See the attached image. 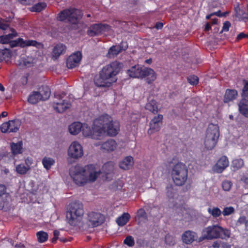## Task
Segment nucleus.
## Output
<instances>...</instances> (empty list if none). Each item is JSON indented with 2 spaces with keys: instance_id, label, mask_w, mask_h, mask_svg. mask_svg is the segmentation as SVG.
<instances>
[{
  "instance_id": "1",
  "label": "nucleus",
  "mask_w": 248,
  "mask_h": 248,
  "mask_svg": "<svg viewBox=\"0 0 248 248\" xmlns=\"http://www.w3.org/2000/svg\"><path fill=\"white\" fill-rule=\"evenodd\" d=\"M100 170L93 165L84 167L76 165L70 169L69 174L77 185L82 186L87 183L94 182L100 174Z\"/></svg>"
},
{
  "instance_id": "2",
  "label": "nucleus",
  "mask_w": 248,
  "mask_h": 248,
  "mask_svg": "<svg viewBox=\"0 0 248 248\" xmlns=\"http://www.w3.org/2000/svg\"><path fill=\"white\" fill-rule=\"evenodd\" d=\"M110 121L107 116H100L96 118L91 128L87 124H83L82 127V134L84 137L93 139H98L99 137L103 135L104 132V126L101 127L100 124H106Z\"/></svg>"
},
{
  "instance_id": "3",
  "label": "nucleus",
  "mask_w": 248,
  "mask_h": 248,
  "mask_svg": "<svg viewBox=\"0 0 248 248\" xmlns=\"http://www.w3.org/2000/svg\"><path fill=\"white\" fill-rule=\"evenodd\" d=\"M202 236L208 240L217 238L227 240L230 237L231 232L218 225H212L204 228L202 231Z\"/></svg>"
},
{
  "instance_id": "4",
  "label": "nucleus",
  "mask_w": 248,
  "mask_h": 248,
  "mask_svg": "<svg viewBox=\"0 0 248 248\" xmlns=\"http://www.w3.org/2000/svg\"><path fill=\"white\" fill-rule=\"evenodd\" d=\"M84 214L82 203L79 201L72 202L67 211L66 217L69 223L76 226L79 223Z\"/></svg>"
},
{
  "instance_id": "5",
  "label": "nucleus",
  "mask_w": 248,
  "mask_h": 248,
  "mask_svg": "<svg viewBox=\"0 0 248 248\" xmlns=\"http://www.w3.org/2000/svg\"><path fill=\"white\" fill-rule=\"evenodd\" d=\"M171 167V175L175 184L180 186L183 185L187 178V169L185 164L178 162Z\"/></svg>"
},
{
  "instance_id": "6",
  "label": "nucleus",
  "mask_w": 248,
  "mask_h": 248,
  "mask_svg": "<svg viewBox=\"0 0 248 248\" xmlns=\"http://www.w3.org/2000/svg\"><path fill=\"white\" fill-rule=\"evenodd\" d=\"M219 129L217 124H210L207 128L205 138L204 146L207 149H213L217 144L219 137Z\"/></svg>"
},
{
  "instance_id": "7",
  "label": "nucleus",
  "mask_w": 248,
  "mask_h": 248,
  "mask_svg": "<svg viewBox=\"0 0 248 248\" xmlns=\"http://www.w3.org/2000/svg\"><path fill=\"white\" fill-rule=\"evenodd\" d=\"M122 63L114 61L104 66L100 71L104 77L111 81L113 83L117 80L116 75L120 72L122 68Z\"/></svg>"
},
{
  "instance_id": "8",
  "label": "nucleus",
  "mask_w": 248,
  "mask_h": 248,
  "mask_svg": "<svg viewBox=\"0 0 248 248\" xmlns=\"http://www.w3.org/2000/svg\"><path fill=\"white\" fill-rule=\"evenodd\" d=\"M81 16V12L79 10L70 8L64 10L60 13L58 19L60 21H65L72 24H76L79 22Z\"/></svg>"
},
{
  "instance_id": "9",
  "label": "nucleus",
  "mask_w": 248,
  "mask_h": 248,
  "mask_svg": "<svg viewBox=\"0 0 248 248\" xmlns=\"http://www.w3.org/2000/svg\"><path fill=\"white\" fill-rule=\"evenodd\" d=\"M84 155L82 145L77 141L71 143L67 150V155L72 159H78L81 158Z\"/></svg>"
},
{
  "instance_id": "10",
  "label": "nucleus",
  "mask_w": 248,
  "mask_h": 248,
  "mask_svg": "<svg viewBox=\"0 0 248 248\" xmlns=\"http://www.w3.org/2000/svg\"><path fill=\"white\" fill-rule=\"evenodd\" d=\"M63 98V97L61 94L56 93L54 95L52 107L54 109L59 113L64 112L71 106V104L69 101Z\"/></svg>"
},
{
  "instance_id": "11",
  "label": "nucleus",
  "mask_w": 248,
  "mask_h": 248,
  "mask_svg": "<svg viewBox=\"0 0 248 248\" xmlns=\"http://www.w3.org/2000/svg\"><path fill=\"white\" fill-rule=\"evenodd\" d=\"M102 116H107L109 118L110 121L107 124H100L101 127L104 126L105 131L103 133V135L105 133H107L108 135L110 136H114L116 135L119 131V124L117 122H113L112 118L108 114L102 115Z\"/></svg>"
},
{
  "instance_id": "12",
  "label": "nucleus",
  "mask_w": 248,
  "mask_h": 248,
  "mask_svg": "<svg viewBox=\"0 0 248 248\" xmlns=\"http://www.w3.org/2000/svg\"><path fill=\"white\" fill-rule=\"evenodd\" d=\"M20 125L21 121L16 119L3 123L0 126V129L2 133L16 132L19 130Z\"/></svg>"
},
{
  "instance_id": "13",
  "label": "nucleus",
  "mask_w": 248,
  "mask_h": 248,
  "mask_svg": "<svg viewBox=\"0 0 248 248\" xmlns=\"http://www.w3.org/2000/svg\"><path fill=\"white\" fill-rule=\"evenodd\" d=\"M82 55L79 51L76 52L71 55L66 62L67 67L69 69L74 68L79 64L81 60Z\"/></svg>"
},
{
  "instance_id": "14",
  "label": "nucleus",
  "mask_w": 248,
  "mask_h": 248,
  "mask_svg": "<svg viewBox=\"0 0 248 248\" xmlns=\"http://www.w3.org/2000/svg\"><path fill=\"white\" fill-rule=\"evenodd\" d=\"M95 85L98 87H108L112 84V82L109 80V78L104 77L101 73L96 75L94 78Z\"/></svg>"
},
{
  "instance_id": "15",
  "label": "nucleus",
  "mask_w": 248,
  "mask_h": 248,
  "mask_svg": "<svg viewBox=\"0 0 248 248\" xmlns=\"http://www.w3.org/2000/svg\"><path fill=\"white\" fill-rule=\"evenodd\" d=\"M162 115H158L152 120L150 123V128L148 131V134L151 135L159 130L162 124Z\"/></svg>"
},
{
  "instance_id": "16",
  "label": "nucleus",
  "mask_w": 248,
  "mask_h": 248,
  "mask_svg": "<svg viewBox=\"0 0 248 248\" xmlns=\"http://www.w3.org/2000/svg\"><path fill=\"white\" fill-rule=\"evenodd\" d=\"M104 216L99 213L92 212L88 215V220L93 227L98 226L104 222Z\"/></svg>"
},
{
  "instance_id": "17",
  "label": "nucleus",
  "mask_w": 248,
  "mask_h": 248,
  "mask_svg": "<svg viewBox=\"0 0 248 248\" xmlns=\"http://www.w3.org/2000/svg\"><path fill=\"white\" fill-rule=\"evenodd\" d=\"M229 162L225 156H222L213 168L214 171L217 173L222 172L229 166Z\"/></svg>"
},
{
  "instance_id": "18",
  "label": "nucleus",
  "mask_w": 248,
  "mask_h": 248,
  "mask_svg": "<svg viewBox=\"0 0 248 248\" xmlns=\"http://www.w3.org/2000/svg\"><path fill=\"white\" fill-rule=\"evenodd\" d=\"M197 238L196 233L191 231H186L182 235V241L186 244H191Z\"/></svg>"
},
{
  "instance_id": "19",
  "label": "nucleus",
  "mask_w": 248,
  "mask_h": 248,
  "mask_svg": "<svg viewBox=\"0 0 248 248\" xmlns=\"http://www.w3.org/2000/svg\"><path fill=\"white\" fill-rule=\"evenodd\" d=\"M143 73V68H142L139 65L132 66L127 70V74L132 78H141Z\"/></svg>"
},
{
  "instance_id": "20",
  "label": "nucleus",
  "mask_w": 248,
  "mask_h": 248,
  "mask_svg": "<svg viewBox=\"0 0 248 248\" xmlns=\"http://www.w3.org/2000/svg\"><path fill=\"white\" fill-rule=\"evenodd\" d=\"M127 46L123 48L121 46H113L110 47L106 55V56L108 58H114L117 56L122 51L124 50Z\"/></svg>"
},
{
  "instance_id": "21",
  "label": "nucleus",
  "mask_w": 248,
  "mask_h": 248,
  "mask_svg": "<svg viewBox=\"0 0 248 248\" xmlns=\"http://www.w3.org/2000/svg\"><path fill=\"white\" fill-rule=\"evenodd\" d=\"M142 78H146L147 82L150 83L156 79V75L155 71L150 68H143V73Z\"/></svg>"
},
{
  "instance_id": "22",
  "label": "nucleus",
  "mask_w": 248,
  "mask_h": 248,
  "mask_svg": "<svg viewBox=\"0 0 248 248\" xmlns=\"http://www.w3.org/2000/svg\"><path fill=\"white\" fill-rule=\"evenodd\" d=\"M133 164L134 160L133 157L131 156H127L120 162L119 166L120 168L126 170L131 168Z\"/></svg>"
},
{
  "instance_id": "23",
  "label": "nucleus",
  "mask_w": 248,
  "mask_h": 248,
  "mask_svg": "<svg viewBox=\"0 0 248 248\" xmlns=\"http://www.w3.org/2000/svg\"><path fill=\"white\" fill-rule=\"evenodd\" d=\"M239 111L245 117L248 118V100L243 98L239 102Z\"/></svg>"
},
{
  "instance_id": "24",
  "label": "nucleus",
  "mask_w": 248,
  "mask_h": 248,
  "mask_svg": "<svg viewBox=\"0 0 248 248\" xmlns=\"http://www.w3.org/2000/svg\"><path fill=\"white\" fill-rule=\"evenodd\" d=\"M102 149L108 152H112L114 151L117 147L116 142L113 139H110L104 142L101 146Z\"/></svg>"
},
{
  "instance_id": "25",
  "label": "nucleus",
  "mask_w": 248,
  "mask_h": 248,
  "mask_svg": "<svg viewBox=\"0 0 248 248\" xmlns=\"http://www.w3.org/2000/svg\"><path fill=\"white\" fill-rule=\"evenodd\" d=\"M83 124L80 122H74L68 127L70 133L73 135L78 134L81 130Z\"/></svg>"
},
{
  "instance_id": "26",
  "label": "nucleus",
  "mask_w": 248,
  "mask_h": 248,
  "mask_svg": "<svg viewBox=\"0 0 248 248\" xmlns=\"http://www.w3.org/2000/svg\"><path fill=\"white\" fill-rule=\"evenodd\" d=\"M39 93L41 100H46L47 99L50 95V90L48 86H45L39 89L37 91Z\"/></svg>"
},
{
  "instance_id": "27",
  "label": "nucleus",
  "mask_w": 248,
  "mask_h": 248,
  "mask_svg": "<svg viewBox=\"0 0 248 248\" xmlns=\"http://www.w3.org/2000/svg\"><path fill=\"white\" fill-rule=\"evenodd\" d=\"M66 46L63 44H58L54 48L53 50V57L57 58L65 52Z\"/></svg>"
},
{
  "instance_id": "28",
  "label": "nucleus",
  "mask_w": 248,
  "mask_h": 248,
  "mask_svg": "<svg viewBox=\"0 0 248 248\" xmlns=\"http://www.w3.org/2000/svg\"><path fill=\"white\" fill-rule=\"evenodd\" d=\"M130 218V216L128 213H124L121 216L117 217L116 221L119 226H123L127 223Z\"/></svg>"
},
{
  "instance_id": "29",
  "label": "nucleus",
  "mask_w": 248,
  "mask_h": 248,
  "mask_svg": "<svg viewBox=\"0 0 248 248\" xmlns=\"http://www.w3.org/2000/svg\"><path fill=\"white\" fill-rule=\"evenodd\" d=\"M237 95V93L234 90H227L226 91L224 101L226 103L229 102L235 99Z\"/></svg>"
},
{
  "instance_id": "30",
  "label": "nucleus",
  "mask_w": 248,
  "mask_h": 248,
  "mask_svg": "<svg viewBox=\"0 0 248 248\" xmlns=\"http://www.w3.org/2000/svg\"><path fill=\"white\" fill-rule=\"evenodd\" d=\"M100 24H95L91 26L87 31V33L91 36L98 35L100 34Z\"/></svg>"
},
{
  "instance_id": "31",
  "label": "nucleus",
  "mask_w": 248,
  "mask_h": 248,
  "mask_svg": "<svg viewBox=\"0 0 248 248\" xmlns=\"http://www.w3.org/2000/svg\"><path fill=\"white\" fill-rule=\"evenodd\" d=\"M30 169L29 165H25L24 164H20L16 166V170L19 174L23 175L26 174Z\"/></svg>"
},
{
  "instance_id": "32",
  "label": "nucleus",
  "mask_w": 248,
  "mask_h": 248,
  "mask_svg": "<svg viewBox=\"0 0 248 248\" xmlns=\"http://www.w3.org/2000/svg\"><path fill=\"white\" fill-rule=\"evenodd\" d=\"M22 145V141H18L16 143H12L11 144V148L12 154L13 155H15L21 153Z\"/></svg>"
},
{
  "instance_id": "33",
  "label": "nucleus",
  "mask_w": 248,
  "mask_h": 248,
  "mask_svg": "<svg viewBox=\"0 0 248 248\" xmlns=\"http://www.w3.org/2000/svg\"><path fill=\"white\" fill-rule=\"evenodd\" d=\"M40 97L37 91L33 92L29 96L28 100L30 103L36 104L41 100Z\"/></svg>"
},
{
  "instance_id": "34",
  "label": "nucleus",
  "mask_w": 248,
  "mask_h": 248,
  "mask_svg": "<svg viewBox=\"0 0 248 248\" xmlns=\"http://www.w3.org/2000/svg\"><path fill=\"white\" fill-rule=\"evenodd\" d=\"M145 108L154 113H157L158 111L156 103L154 100H151L147 103L145 106Z\"/></svg>"
},
{
  "instance_id": "35",
  "label": "nucleus",
  "mask_w": 248,
  "mask_h": 248,
  "mask_svg": "<svg viewBox=\"0 0 248 248\" xmlns=\"http://www.w3.org/2000/svg\"><path fill=\"white\" fill-rule=\"evenodd\" d=\"M44 167L47 170H49L55 163V160L51 157H45L42 160Z\"/></svg>"
},
{
  "instance_id": "36",
  "label": "nucleus",
  "mask_w": 248,
  "mask_h": 248,
  "mask_svg": "<svg viewBox=\"0 0 248 248\" xmlns=\"http://www.w3.org/2000/svg\"><path fill=\"white\" fill-rule=\"evenodd\" d=\"M147 219V214L143 209H139L137 212L136 217V220L138 221L139 223Z\"/></svg>"
},
{
  "instance_id": "37",
  "label": "nucleus",
  "mask_w": 248,
  "mask_h": 248,
  "mask_svg": "<svg viewBox=\"0 0 248 248\" xmlns=\"http://www.w3.org/2000/svg\"><path fill=\"white\" fill-rule=\"evenodd\" d=\"M244 165V161L242 159H235L232 161L231 167L232 170L235 171L240 169Z\"/></svg>"
},
{
  "instance_id": "38",
  "label": "nucleus",
  "mask_w": 248,
  "mask_h": 248,
  "mask_svg": "<svg viewBox=\"0 0 248 248\" xmlns=\"http://www.w3.org/2000/svg\"><path fill=\"white\" fill-rule=\"evenodd\" d=\"M11 57L10 51L9 49H5L0 50V62L4 61H8Z\"/></svg>"
},
{
  "instance_id": "39",
  "label": "nucleus",
  "mask_w": 248,
  "mask_h": 248,
  "mask_svg": "<svg viewBox=\"0 0 248 248\" xmlns=\"http://www.w3.org/2000/svg\"><path fill=\"white\" fill-rule=\"evenodd\" d=\"M208 212L211 214L214 218H217L219 217L222 212L220 209L218 207H213V208H208L207 209Z\"/></svg>"
},
{
  "instance_id": "40",
  "label": "nucleus",
  "mask_w": 248,
  "mask_h": 248,
  "mask_svg": "<svg viewBox=\"0 0 248 248\" xmlns=\"http://www.w3.org/2000/svg\"><path fill=\"white\" fill-rule=\"evenodd\" d=\"M37 240L40 243H43L48 239V234L46 232L43 231L38 232L36 233Z\"/></svg>"
},
{
  "instance_id": "41",
  "label": "nucleus",
  "mask_w": 248,
  "mask_h": 248,
  "mask_svg": "<svg viewBox=\"0 0 248 248\" xmlns=\"http://www.w3.org/2000/svg\"><path fill=\"white\" fill-rule=\"evenodd\" d=\"M103 168L105 173L107 174H110L114 170L113 164L112 162L106 163L103 165Z\"/></svg>"
},
{
  "instance_id": "42",
  "label": "nucleus",
  "mask_w": 248,
  "mask_h": 248,
  "mask_svg": "<svg viewBox=\"0 0 248 248\" xmlns=\"http://www.w3.org/2000/svg\"><path fill=\"white\" fill-rule=\"evenodd\" d=\"M46 7V4L44 2L38 3L31 8V11L39 12Z\"/></svg>"
},
{
  "instance_id": "43",
  "label": "nucleus",
  "mask_w": 248,
  "mask_h": 248,
  "mask_svg": "<svg viewBox=\"0 0 248 248\" xmlns=\"http://www.w3.org/2000/svg\"><path fill=\"white\" fill-rule=\"evenodd\" d=\"M235 212V209L232 206L225 207L223 209L222 214L224 216H230Z\"/></svg>"
},
{
  "instance_id": "44",
  "label": "nucleus",
  "mask_w": 248,
  "mask_h": 248,
  "mask_svg": "<svg viewBox=\"0 0 248 248\" xmlns=\"http://www.w3.org/2000/svg\"><path fill=\"white\" fill-rule=\"evenodd\" d=\"M9 27V20L1 18L0 19V29L6 30Z\"/></svg>"
},
{
  "instance_id": "45",
  "label": "nucleus",
  "mask_w": 248,
  "mask_h": 248,
  "mask_svg": "<svg viewBox=\"0 0 248 248\" xmlns=\"http://www.w3.org/2000/svg\"><path fill=\"white\" fill-rule=\"evenodd\" d=\"M232 186V182L229 180L224 181L222 183V186L223 190L227 191L231 189Z\"/></svg>"
},
{
  "instance_id": "46",
  "label": "nucleus",
  "mask_w": 248,
  "mask_h": 248,
  "mask_svg": "<svg viewBox=\"0 0 248 248\" xmlns=\"http://www.w3.org/2000/svg\"><path fill=\"white\" fill-rule=\"evenodd\" d=\"M187 81L191 85H195L198 83L199 78L197 76L192 75L187 78Z\"/></svg>"
},
{
  "instance_id": "47",
  "label": "nucleus",
  "mask_w": 248,
  "mask_h": 248,
  "mask_svg": "<svg viewBox=\"0 0 248 248\" xmlns=\"http://www.w3.org/2000/svg\"><path fill=\"white\" fill-rule=\"evenodd\" d=\"M124 243L129 247H132L135 244L134 238L131 236H128L124 240Z\"/></svg>"
},
{
  "instance_id": "48",
  "label": "nucleus",
  "mask_w": 248,
  "mask_h": 248,
  "mask_svg": "<svg viewBox=\"0 0 248 248\" xmlns=\"http://www.w3.org/2000/svg\"><path fill=\"white\" fill-rule=\"evenodd\" d=\"M237 16L240 18L245 19H248V13L244 12L242 10H239L236 11Z\"/></svg>"
},
{
  "instance_id": "49",
  "label": "nucleus",
  "mask_w": 248,
  "mask_h": 248,
  "mask_svg": "<svg viewBox=\"0 0 248 248\" xmlns=\"http://www.w3.org/2000/svg\"><path fill=\"white\" fill-rule=\"evenodd\" d=\"M100 34L105 33L106 32H108L110 30V27L107 24H100Z\"/></svg>"
},
{
  "instance_id": "50",
  "label": "nucleus",
  "mask_w": 248,
  "mask_h": 248,
  "mask_svg": "<svg viewBox=\"0 0 248 248\" xmlns=\"http://www.w3.org/2000/svg\"><path fill=\"white\" fill-rule=\"evenodd\" d=\"M247 217L245 216H241L237 219L236 224L237 226H240L242 224H245L247 220Z\"/></svg>"
},
{
  "instance_id": "51",
  "label": "nucleus",
  "mask_w": 248,
  "mask_h": 248,
  "mask_svg": "<svg viewBox=\"0 0 248 248\" xmlns=\"http://www.w3.org/2000/svg\"><path fill=\"white\" fill-rule=\"evenodd\" d=\"M230 27L231 23H230V22L228 21H225L223 24V26L222 27L221 32H222L223 31H228Z\"/></svg>"
},
{
  "instance_id": "52",
  "label": "nucleus",
  "mask_w": 248,
  "mask_h": 248,
  "mask_svg": "<svg viewBox=\"0 0 248 248\" xmlns=\"http://www.w3.org/2000/svg\"><path fill=\"white\" fill-rule=\"evenodd\" d=\"M6 36L7 37L8 39H9V41H10L17 36V33L15 30H12V33L6 35Z\"/></svg>"
},
{
  "instance_id": "53",
  "label": "nucleus",
  "mask_w": 248,
  "mask_h": 248,
  "mask_svg": "<svg viewBox=\"0 0 248 248\" xmlns=\"http://www.w3.org/2000/svg\"><path fill=\"white\" fill-rule=\"evenodd\" d=\"M10 42L9 39H8L6 35L0 37V42L2 44H7Z\"/></svg>"
},
{
  "instance_id": "54",
  "label": "nucleus",
  "mask_w": 248,
  "mask_h": 248,
  "mask_svg": "<svg viewBox=\"0 0 248 248\" xmlns=\"http://www.w3.org/2000/svg\"><path fill=\"white\" fill-rule=\"evenodd\" d=\"M19 2L24 5L32 4L34 2V0H18Z\"/></svg>"
},
{
  "instance_id": "55",
  "label": "nucleus",
  "mask_w": 248,
  "mask_h": 248,
  "mask_svg": "<svg viewBox=\"0 0 248 248\" xmlns=\"http://www.w3.org/2000/svg\"><path fill=\"white\" fill-rule=\"evenodd\" d=\"M37 45H38V43L33 40H27L26 41V45L28 46H36Z\"/></svg>"
},
{
  "instance_id": "56",
  "label": "nucleus",
  "mask_w": 248,
  "mask_h": 248,
  "mask_svg": "<svg viewBox=\"0 0 248 248\" xmlns=\"http://www.w3.org/2000/svg\"><path fill=\"white\" fill-rule=\"evenodd\" d=\"M60 232L59 231L55 230L53 232L54 237L52 239V242L54 243L57 239L58 238V236L59 235Z\"/></svg>"
},
{
  "instance_id": "57",
  "label": "nucleus",
  "mask_w": 248,
  "mask_h": 248,
  "mask_svg": "<svg viewBox=\"0 0 248 248\" xmlns=\"http://www.w3.org/2000/svg\"><path fill=\"white\" fill-rule=\"evenodd\" d=\"M245 37H248V34H245L244 32H241L237 35L236 40L238 41Z\"/></svg>"
},
{
  "instance_id": "58",
  "label": "nucleus",
  "mask_w": 248,
  "mask_h": 248,
  "mask_svg": "<svg viewBox=\"0 0 248 248\" xmlns=\"http://www.w3.org/2000/svg\"><path fill=\"white\" fill-rule=\"evenodd\" d=\"M139 118L138 114H133L130 116V121L132 122H135Z\"/></svg>"
},
{
  "instance_id": "59",
  "label": "nucleus",
  "mask_w": 248,
  "mask_h": 248,
  "mask_svg": "<svg viewBox=\"0 0 248 248\" xmlns=\"http://www.w3.org/2000/svg\"><path fill=\"white\" fill-rule=\"evenodd\" d=\"M243 95L247 96L248 95V83H246L243 89Z\"/></svg>"
},
{
  "instance_id": "60",
  "label": "nucleus",
  "mask_w": 248,
  "mask_h": 248,
  "mask_svg": "<svg viewBox=\"0 0 248 248\" xmlns=\"http://www.w3.org/2000/svg\"><path fill=\"white\" fill-rule=\"evenodd\" d=\"M6 192V188L3 185L0 184V197Z\"/></svg>"
},
{
  "instance_id": "61",
  "label": "nucleus",
  "mask_w": 248,
  "mask_h": 248,
  "mask_svg": "<svg viewBox=\"0 0 248 248\" xmlns=\"http://www.w3.org/2000/svg\"><path fill=\"white\" fill-rule=\"evenodd\" d=\"M231 247L230 244L220 241V248H231Z\"/></svg>"
},
{
  "instance_id": "62",
  "label": "nucleus",
  "mask_w": 248,
  "mask_h": 248,
  "mask_svg": "<svg viewBox=\"0 0 248 248\" xmlns=\"http://www.w3.org/2000/svg\"><path fill=\"white\" fill-rule=\"evenodd\" d=\"M213 248H220V241H216L213 242L212 244Z\"/></svg>"
},
{
  "instance_id": "63",
  "label": "nucleus",
  "mask_w": 248,
  "mask_h": 248,
  "mask_svg": "<svg viewBox=\"0 0 248 248\" xmlns=\"http://www.w3.org/2000/svg\"><path fill=\"white\" fill-rule=\"evenodd\" d=\"M9 155L11 156V155L10 153H8V154H7L6 155L5 154H2V155H1L0 154V157H1V158L4 159L5 161H7V159H6V158H9ZM8 160V159H7V161Z\"/></svg>"
},
{
  "instance_id": "64",
  "label": "nucleus",
  "mask_w": 248,
  "mask_h": 248,
  "mask_svg": "<svg viewBox=\"0 0 248 248\" xmlns=\"http://www.w3.org/2000/svg\"><path fill=\"white\" fill-rule=\"evenodd\" d=\"M241 181L246 183V184H248V177L245 176L242 177L241 178Z\"/></svg>"
}]
</instances>
